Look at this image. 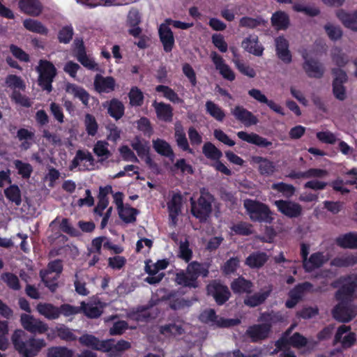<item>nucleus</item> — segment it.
<instances>
[{"instance_id":"nucleus-34","label":"nucleus","mask_w":357,"mask_h":357,"mask_svg":"<svg viewBox=\"0 0 357 357\" xmlns=\"http://www.w3.org/2000/svg\"><path fill=\"white\" fill-rule=\"evenodd\" d=\"M84 160L89 162L90 166H94V158L90 152L82 150L77 151L75 156L69 166L70 170L72 171L77 168L79 165V162Z\"/></svg>"},{"instance_id":"nucleus-43","label":"nucleus","mask_w":357,"mask_h":357,"mask_svg":"<svg viewBox=\"0 0 357 357\" xmlns=\"http://www.w3.org/2000/svg\"><path fill=\"white\" fill-rule=\"evenodd\" d=\"M174 137L176 144L179 148L183 151H188L190 153H192V150L189 147L188 139L186 138L183 126L179 123L175 125Z\"/></svg>"},{"instance_id":"nucleus-60","label":"nucleus","mask_w":357,"mask_h":357,"mask_svg":"<svg viewBox=\"0 0 357 357\" xmlns=\"http://www.w3.org/2000/svg\"><path fill=\"white\" fill-rule=\"evenodd\" d=\"M108 143L104 141H98L93 147L94 153L98 157H105L102 158L100 161H103L104 160L108 158L111 155V153L108 150Z\"/></svg>"},{"instance_id":"nucleus-36","label":"nucleus","mask_w":357,"mask_h":357,"mask_svg":"<svg viewBox=\"0 0 357 357\" xmlns=\"http://www.w3.org/2000/svg\"><path fill=\"white\" fill-rule=\"evenodd\" d=\"M271 20L272 26L277 30H284L289 24L288 15L282 11H278L273 13Z\"/></svg>"},{"instance_id":"nucleus-41","label":"nucleus","mask_w":357,"mask_h":357,"mask_svg":"<svg viewBox=\"0 0 357 357\" xmlns=\"http://www.w3.org/2000/svg\"><path fill=\"white\" fill-rule=\"evenodd\" d=\"M357 264L356 255H347L337 257L331 261V265L336 267H349Z\"/></svg>"},{"instance_id":"nucleus-48","label":"nucleus","mask_w":357,"mask_h":357,"mask_svg":"<svg viewBox=\"0 0 357 357\" xmlns=\"http://www.w3.org/2000/svg\"><path fill=\"white\" fill-rule=\"evenodd\" d=\"M204 155L208 159L218 160L222 156V153L211 142H206L202 147Z\"/></svg>"},{"instance_id":"nucleus-4","label":"nucleus","mask_w":357,"mask_h":357,"mask_svg":"<svg viewBox=\"0 0 357 357\" xmlns=\"http://www.w3.org/2000/svg\"><path fill=\"white\" fill-rule=\"evenodd\" d=\"M243 206L253 222L271 224L273 220V213L269 206L261 202L246 199L243 201Z\"/></svg>"},{"instance_id":"nucleus-3","label":"nucleus","mask_w":357,"mask_h":357,"mask_svg":"<svg viewBox=\"0 0 357 357\" xmlns=\"http://www.w3.org/2000/svg\"><path fill=\"white\" fill-rule=\"evenodd\" d=\"M213 201L214 197L205 188L201 189L200 197L197 202L192 197L190 199L192 215L199 219L200 222H206L212 212Z\"/></svg>"},{"instance_id":"nucleus-55","label":"nucleus","mask_w":357,"mask_h":357,"mask_svg":"<svg viewBox=\"0 0 357 357\" xmlns=\"http://www.w3.org/2000/svg\"><path fill=\"white\" fill-rule=\"evenodd\" d=\"M55 331L56 335L63 340L70 342L77 340V336L73 333V330L65 325L56 326Z\"/></svg>"},{"instance_id":"nucleus-6","label":"nucleus","mask_w":357,"mask_h":357,"mask_svg":"<svg viewBox=\"0 0 357 357\" xmlns=\"http://www.w3.org/2000/svg\"><path fill=\"white\" fill-rule=\"evenodd\" d=\"M36 70L39 74L38 85L44 91L48 93L52 90V83L56 75V69L52 63L47 60H40L39 65L36 67Z\"/></svg>"},{"instance_id":"nucleus-35","label":"nucleus","mask_w":357,"mask_h":357,"mask_svg":"<svg viewBox=\"0 0 357 357\" xmlns=\"http://www.w3.org/2000/svg\"><path fill=\"white\" fill-rule=\"evenodd\" d=\"M324 262V256L320 252H316L312 254L307 260L305 261L303 267L306 272H311L321 267Z\"/></svg>"},{"instance_id":"nucleus-46","label":"nucleus","mask_w":357,"mask_h":357,"mask_svg":"<svg viewBox=\"0 0 357 357\" xmlns=\"http://www.w3.org/2000/svg\"><path fill=\"white\" fill-rule=\"evenodd\" d=\"M206 111L218 121H222L225 117V113L217 104L211 100L206 102Z\"/></svg>"},{"instance_id":"nucleus-26","label":"nucleus","mask_w":357,"mask_h":357,"mask_svg":"<svg viewBox=\"0 0 357 357\" xmlns=\"http://www.w3.org/2000/svg\"><path fill=\"white\" fill-rule=\"evenodd\" d=\"M152 105L159 119L165 122H171L172 121L173 109L170 105L162 102H158L155 100Z\"/></svg>"},{"instance_id":"nucleus-52","label":"nucleus","mask_w":357,"mask_h":357,"mask_svg":"<svg viewBox=\"0 0 357 357\" xmlns=\"http://www.w3.org/2000/svg\"><path fill=\"white\" fill-rule=\"evenodd\" d=\"M240 266V259L238 257H231L221 266V271L225 275L234 273Z\"/></svg>"},{"instance_id":"nucleus-9","label":"nucleus","mask_w":357,"mask_h":357,"mask_svg":"<svg viewBox=\"0 0 357 357\" xmlns=\"http://www.w3.org/2000/svg\"><path fill=\"white\" fill-rule=\"evenodd\" d=\"M272 333L270 325L268 324H255L250 326L245 335L246 337L250 338L252 342H260L265 340H267Z\"/></svg>"},{"instance_id":"nucleus-40","label":"nucleus","mask_w":357,"mask_h":357,"mask_svg":"<svg viewBox=\"0 0 357 357\" xmlns=\"http://www.w3.org/2000/svg\"><path fill=\"white\" fill-rule=\"evenodd\" d=\"M284 318L282 314L279 312L271 311L269 312H263L260 314L258 318L259 321H261L263 324H268L270 325L271 330L272 331V326L279 322L283 321Z\"/></svg>"},{"instance_id":"nucleus-21","label":"nucleus","mask_w":357,"mask_h":357,"mask_svg":"<svg viewBox=\"0 0 357 357\" xmlns=\"http://www.w3.org/2000/svg\"><path fill=\"white\" fill-rule=\"evenodd\" d=\"M158 33L164 51L167 53L172 52L174 47L175 41L171 29L166 24H161L158 29Z\"/></svg>"},{"instance_id":"nucleus-18","label":"nucleus","mask_w":357,"mask_h":357,"mask_svg":"<svg viewBox=\"0 0 357 357\" xmlns=\"http://www.w3.org/2000/svg\"><path fill=\"white\" fill-rule=\"evenodd\" d=\"M231 114L246 126L256 125L258 123L257 118L250 111L242 106H236L231 111Z\"/></svg>"},{"instance_id":"nucleus-44","label":"nucleus","mask_w":357,"mask_h":357,"mask_svg":"<svg viewBox=\"0 0 357 357\" xmlns=\"http://www.w3.org/2000/svg\"><path fill=\"white\" fill-rule=\"evenodd\" d=\"M6 198L11 202L15 203L17 206L22 204L21 190L18 185L13 184L4 190Z\"/></svg>"},{"instance_id":"nucleus-61","label":"nucleus","mask_w":357,"mask_h":357,"mask_svg":"<svg viewBox=\"0 0 357 357\" xmlns=\"http://www.w3.org/2000/svg\"><path fill=\"white\" fill-rule=\"evenodd\" d=\"M236 234L249 236L252 234V225L245 222H240L231 227Z\"/></svg>"},{"instance_id":"nucleus-31","label":"nucleus","mask_w":357,"mask_h":357,"mask_svg":"<svg viewBox=\"0 0 357 357\" xmlns=\"http://www.w3.org/2000/svg\"><path fill=\"white\" fill-rule=\"evenodd\" d=\"M252 287V282L245 280L243 277H238L231 284L232 291L237 294L251 293Z\"/></svg>"},{"instance_id":"nucleus-59","label":"nucleus","mask_w":357,"mask_h":357,"mask_svg":"<svg viewBox=\"0 0 357 357\" xmlns=\"http://www.w3.org/2000/svg\"><path fill=\"white\" fill-rule=\"evenodd\" d=\"M128 97L130 99V104L132 106H141L144 102V95L142 91L137 86L131 88Z\"/></svg>"},{"instance_id":"nucleus-12","label":"nucleus","mask_w":357,"mask_h":357,"mask_svg":"<svg viewBox=\"0 0 357 357\" xmlns=\"http://www.w3.org/2000/svg\"><path fill=\"white\" fill-rule=\"evenodd\" d=\"M79 343L85 347L102 351H109L112 343L109 341H100L93 335L84 334L79 337Z\"/></svg>"},{"instance_id":"nucleus-8","label":"nucleus","mask_w":357,"mask_h":357,"mask_svg":"<svg viewBox=\"0 0 357 357\" xmlns=\"http://www.w3.org/2000/svg\"><path fill=\"white\" fill-rule=\"evenodd\" d=\"M206 290L208 295L213 296L219 305L225 303L231 296L229 288L217 280L210 282L206 287Z\"/></svg>"},{"instance_id":"nucleus-23","label":"nucleus","mask_w":357,"mask_h":357,"mask_svg":"<svg viewBox=\"0 0 357 357\" xmlns=\"http://www.w3.org/2000/svg\"><path fill=\"white\" fill-rule=\"evenodd\" d=\"M357 289V277L349 280L344 284L336 293V298L339 301H349Z\"/></svg>"},{"instance_id":"nucleus-47","label":"nucleus","mask_w":357,"mask_h":357,"mask_svg":"<svg viewBox=\"0 0 357 357\" xmlns=\"http://www.w3.org/2000/svg\"><path fill=\"white\" fill-rule=\"evenodd\" d=\"M24 26L29 31L40 33L42 35H47L48 29L39 21L26 19L23 22Z\"/></svg>"},{"instance_id":"nucleus-64","label":"nucleus","mask_w":357,"mask_h":357,"mask_svg":"<svg viewBox=\"0 0 357 357\" xmlns=\"http://www.w3.org/2000/svg\"><path fill=\"white\" fill-rule=\"evenodd\" d=\"M72 351L66 347H56L48 349L47 357H72Z\"/></svg>"},{"instance_id":"nucleus-32","label":"nucleus","mask_w":357,"mask_h":357,"mask_svg":"<svg viewBox=\"0 0 357 357\" xmlns=\"http://www.w3.org/2000/svg\"><path fill=\"white\" fill-rule=\"evenodd\" d=\"M337 16L346 27L357 31V10L349 13L341 10L337 13Z\"/></svg>"},{"instance_id":"nucleus-22","label":"nucleus","mask_w":357,"mask_h":357,"mask_svg":"<svg viewBox=\"0 0 357 357\" xmlns=\"http://www.w3.org/2000/svg\"><path fill=\"white\" fill-rule=\"evenodd\" d=\"M181 206L182 196L180 194H174L171 200L167 203L169 217L172 226H176L177 223V217L181 213Z\"/></svg>"},{"instance_id":"nucleus-19","label":"nucleus","mask_w":357,"mask_h":357,"mask_svg":"<svg viewBox=\"0 0 357 357\" xmlns=\"http://www.w3.org/2000/svg\"><path fill=\"white\" fill-rule=\"evenodd\" d=\"M93 85L95 90L99 93H108L114 90L116 81L111 76L103 77L98 74L95 76Z\"/></svg>"},{"instance_id":"nucleus-1","label":"nucleus","mask_w":357,"mask_h":357,"mask_svg":"<svg viewBox=\"0 0 357 357\" xmlns=\"http://www.w3.org/2000/svg\"><path fill=\"white\" fill-rule=\"evenodd\" d=\"M11 340L22 357H34L46 345L43 339L29 337L24 331L20 329L15 331Z\"/></svg>"},{"instance_id":"nucleus-49","label":"nucleus","mask_w":357,"mask_h":357,"mask_svg":"<svg viewBox=\"0 0 357 357\" xmlns=\"http://www.w3.org/2000/svg\"><path fill=\"white\" fill-rule=\"evenodd\" d=\"M132 148L137 151L140 158L149 153L150 146L147 141H142L139 137H136L131 144Z\"/></svg>"},{"instance_id":"nucleus-42","label":"nucleus","mask_w":357,"mask_h":357,"mask_svg":"<svg viewBox=\"0 0 357 357\" xmlns=\"http://www.w3.org/2000/svg\"><path fill=\"white\" fill-rule=\"evenodd\" d=\"M160 333L167 337H176L182 335L184 333V329L180 324L171 323L161 326Z\"/></svg>"},{"instance_id":"nucleus-30","label":"nucleus","mask_w":357,"mask_h":357,"mask_svg":"<svg viewBox=\"0 0 357 357\" xmlns=\"http://www.w3.org/2000/svg\"><path fill=\"white\" fill-rule=\"evenodd\" d=\"M153 147L160 155L169 158L173 160L174 153L170 144L164 139H156L153 140Z\"/></svg>"},{"instance_id":"nucleus-11","label":"nucleus","mask_w":357,"mask_h":357,"mask_svg":"<svg viewBox=\"0 0 357 357\" xmlns=\"http://www.w3.org/2000/svg\"><path fill=\"white\" fill-rule=\"evenodd\" d=\"M274 204L278 211L288 218H298L302 214L303 208L298 203L287 200H276Z\"/></svg>"},{"instance_id":"nucleus-39","label":"nucleus","mask_w":357,"mask_h":357,"mask_svg":"<svg viewBox=\"0 0 357 357\" xmlns=\"http://www.w3.org/2000/svg\"><path fill=\"white\" fill-rule=\"evenodd\" d=\"M81 312L89 319H96L102 314V310L100 307L93 305V303H86L82 301L80 303V313Z\"/></svg>"},{"instance_id":"nucleus-57","label":"nucleus","mask_w":357,"mask_h":357,"mask_svg":"<svg viewBox=\"0 0 357 357\" xmlns=\"http://www.w3.org/2000/svg\"><path fill=\"white\" fill-rule=\"evenodd\" d=\"M86 131L89 135L95 136L98 132V124L96 118L90 114H86L84 121Z\"/></svg>"},{"instance_id":"nucleus-62","label":"nucleus","mask_w":357,"mask_h":357,"mask_svg":"<svg viewBox=\"0 0 357 357\" xmlns=\"http://www.w3.org/2000/svg\"><path fill=\"white\" fill-rule=\"evenodd\" d=\"M232 61L234 62L236 68L244 75H246L250 78H253L256 76L255 70L241 61L240 59H232Z\"/></svg>"},{"instance_id":"nucleus-56","label":"nucleus","mask_w":357,"mask_h":357,"mask_svg":"<svg viewBox=\"0 0 357 357\" xmlns=\"http://www.w3.org/2000/svg\"><path fill=\"white\" fill-rule=\"evenodd\" d=\"M40 276L45 285L52 291H56L58 288L57 280L59 277L40 271Z\"/></svg>"},{"instance_id":"nucleus-33","label":"nucleus","mask_w":357,"mask_h":357,"mask_svg":"<svg viewBox=\"0 0 357 357\" xmlns=\"http://www.w3.org/2000/svg\"><path fill=\"white\" fill-rule=\"evenodd\" d=\"M66 91L67 93L73 94L75 98H79L85 106H88L89 94L84 89L75 84L68 83L66 85Z\"/></svg>"},{"instance_id":"nucleus-51","label":"nucleus","mask_w":357,"mask_h":357,"mask_svg":"<svg viewBox=\"0 0 357 357\" xmlns=\"http://www.w3.org/2000/svg\"><path fill=\"white\" fill-rule=\"evenodd\" d=\"M120 218L126 223L134 222L136 220L135 215L138 211L130 206H123L118 209Z\"/></svg>"},{"instance_id":"nucleus-45","label":"nucleus","mask_w":357,"mask_h":357,"mask_svg":"<svg viewBox=\"0 0 357 357\" xmlns=\"http://www.w3.org/2000/svg\"><path fill=\"white\" fill-rule=\"evenodd\" d=\"M267 22L261 17L258 16L255 18L250 17H243L239 20V26L248 29H255L259 26H265Z\"/></svg>"},{"instance_id":"nucleus-2","label":"nucleus","mask_w":357,"mask_h":357,"mask_svg":"<svg viewBox=\"0 0 357 357\" xmlns=\"http://www.w3.org/2000/svg\"><path fill=\"white\" fill-rule=\"evenodd\" d=\"M209 273L208 266L194 261L188 264L186 270H181L176 273L175 282L178 285L196 289L199 286V276L208 277Z\"/></svg>"},{"instance_id":"nucleus-53","label":"nucleus","mask_w":357,"mask_h":357,"mask_svg":"<svg viewBox=\"0 0 357 357\" xmlns=\"http://www.w3.org/2000/svg\"><path fill=\"white\" fill-rule=\"evenodd\" d=\"M312 287V284L308 282L298 284L289 291V297H292L294 299H297L300 301L304 292L310 290Z\"/></svg>"},{"instance_id":"nucleus-20","label":"nucleus","mask_w":357,"mask_h":357,"mask_svg":"<svg viewBox=\"0 0 357 357\" xmlns=\"http://www.w3.org/2000/svg\"><path fill=\"white\" fill-rule=\"evenodd\" d=\"M211 56L215 66V68L225 79L231 82L235 79L234 73L231 68L225 63L221 56L215 52H213Z\"/></svg>"},{"instance_id":"nucleus-63","label":"nucleus","mask_w":357,"mask_h":357,"mask_svg":"<svg viewBox=\"0 0 357 357\" xmlns=\"http://www.w3.org/2000/svg\"><path fill=\"white\" fill-rule=\"evenodd\" d=\"M1 280L6 283V284L13 290H19L20 284L18 278L11 273H3L1 276Z\"/></svg>"},{"instance_id":"nucleus-13","label":"nucleus","mask_w":357,"mask_h":357,"mask_svg":"<svg viewBox=\"0 0 357 357\" xmlns=\"http://www.w3.org/2000/svg\"><path fill=\"white\" fill-rule=\"evenodd\" d=\"M305 59L303 63V68L306 75L310 78L320 79L323 77L325 68L319 61L306 56H303Z\"/></svg>"},{"instance_id":"nucleus-14","label":"nucleus","mask_w":357,"mask_h":357,"mask_svg":"<svg viewBox=\"0 0 357 357\" xmlns=\"http://www.w3.org/2000/svg\"><path fill=\"white\" fill-rule=\"evenodd\" d=\"M236 135L241 140L249 144H254L259 148H273V142L271 141H269L268 139L263 137L255 132L248 133L245 131H239Z\"/></svg>"},{"instance_id":"nucleus-38","label":"nucleus","mask_w":357,"mask_h":357,"mask_svg":"<svg viewBox=\"0 0 357 357\" xmlns=\"http://www.w3.org/2000/svg\"><path fill=\"white\" fill-rule=\"evenodd\" d=\"M336 243L343 248L356 249L357 248V234L352 232L346 234L338 237Z\"/></svg>"},{"instance_id":"nucleus-15","label":"nucleus","mask_w":357,"mask_h":357,"mask_svg":"<svg viewBox=\"0 0 357 357\" xmlns=\"http://www.w3.org/2000/svg\"><path fill=\"white\" fill-rule=\"evenodd\" d=\"M275 51L278 57L284 63H290L292 61V55L289 49L288 40L282 36L275 39Z\"/></svg>"},{"instance_id":"nucleus-27","label":"nucleus","mask_w":357,"mask_h":357,"mask_svg":"<svg viewBox=\"0 0 357 357\" xmlns=\"http://www.w3.org/2000/svg\"><path fill=\"white\" fill-rule=\"evenodd\" d=\"M251 160L253 163L259 165V172L261 175L270 176L275 171L274 163L267 158L252 156Z\"/></svg>"},{"instance_id":"nucleus-16","label":"nucleus","mask_w":357,"mask_h":357,"mask_svg":"<svg viewBox=\"0 0 357 357\" xmlns=\"http://www.w3.org/2000/svg\"><path fill=\"white\" fill-rule=\"evenodd\" d=\"M241 47L245 51L256 56H262L264 50L258 36L255 35H250L245 38L241 43Z\"/></svg>"},{"instance_id":"nucleus-37","label":"nucleus","mask_w":357,"mask_h":357,"mask_svg":"<svg viewBox=\"0 0 357 357\" xmlns=\"http://www.w3.org/2000/svg\"><path fill=\"white\" fill-rule=\"evenodd\" d=\"M271 289L262 292L256 293L252 296H248L244 300V304L247 306L254 307L262 304L269 296Z\"/></svg>"},{"instance_id":"nucleus-17","label":"nucleus","mask_w":357,"mask_h":357,"mask_svg":"<svg viewBox=\"0 0 357 357\" xmlns=\"http://www.w3.org/2000/svg\"><path fill=\"white\" fill-rule=\"evenodd\" d=\"M351 327L349 326L342 325L338 328L335 335L334 344L341 342L342 347L344 349L351 347L356 341V334L354 333H349L345 335L342 340V335L350 331Z\"/></svg>"},{"instance_id":"nucleus-58","label":"nucleus","mask_w":357,"mask_h":357,"mask_svg":"<svg viewBox=\"0 0 357 357\" xmlns=\"http://www.w3.org/2000/svg\"><path fill=\"white\" fill-rule=\"evenodd\" d=\"M15 167L17 169L18 174L24 178H29L33 172V167L29 163L24 162L20 160L13 162Z\"/></svg>"},{"instance_id":"nucleus-28","label":"nucleus","mask_w":357,"mask_h":357,"mask_svg":"<svg viewBox=\"0 0 357 357\" xmlns=\"http://www.w3.org/2000/svg\"><path fill=\"white\" fill-rule=\"evenodd\" d=\"M268 260V256L264 252H254L245 259V264L251 268H259L264 265Z\"/></svg>"},{"instance_id":"nucleus-24","label":"nucleus","mask_w":357,"mask_h":357,"mask_svg":"<svg viewBox=\"0 0 357 357\" xmlns=\"http://www.w3.org/2000/svg\"><path fill=\"white\" fill-rule=\"evenodd\" d=\"M103 106L107 108V113L116 121L124 115L125 107L123 102L116 98L106 102Z\"/></svg>"},{"instance_id":"nucleus-29","label":"nucleus","mask_w":357,"mask_h":357,"mask_svg":"<svg viewBox=\"0 0 357 357\" xmlns=\"http://www.w3.org/2000/svg\"><path fill=\"white\" fill-rule=\"evenodd\" d=\"M38 312L49 320L57 319L59 317V307L51 303H40L37 305Z\"/></svg>"},{"instance_id":"nucleus-7","label":"nucleus","mask_w":357,"mask_h":357,"mask_svg":"<svg viewBox=\"0 0 357 357\" xmlns=\"http://www.w3.org/2000/svg\"><path fill=\"white\" fill-rule=\"evenodd\" d=\"M333 317L342 323H348L357 315V306L349 301H340L333 308Z\"/></svg>"},{"instance_id":"nucleus-10","label":"nucleus","mask_w":357,"mask_h":357,"mask_svg":"<svg viewBox=\"0 0 357 357\" xmlns=\"http://www.w3.org/2000/svg\"><path fill=\"white\" fill-rule=\"evenodd\" d=\"M20 321L23 328L31 333L43 334L48 330L47 324L30 314H22Z\"/></svg>"},{"instance_id":"nucleus-5","label":"nucleus","mask_w":357,"mask_h":357,"mask_svg":"<svg viewBox=\"0 0 357 357\" xmlns=\"http://www.w3.org/2000/svg\"><path fill=\"white\" fill-rule=\"evenodd\" d=\"M199 319L201 322L216 328H231L241 324L239 319H226L218 315L215 310L208 308L202 311Z\"/></svg>"},{"instance_id":"nucleus-54","label":"nucleus","mask_w":357,"mask_h":357,"mask_svg":"<svg viewBox=\"0 0 357 357\" xmlns=\"http://www.w3.org/2000/svg\"><path fill=\"white\" fill-rule=\"evenodd\" d=\"M74 30L71 25L63 26L58 32L57 38L60 43L68 44L72 40Z\"/></svg>"},{"instance_id":"nucleus-50","label":"nucleus","mask_w":357,"mask_h":357,"mask_svg":"<svg viewBox=\"0 0 357 357\" xmlns=\"http://www.w3.org/2000/svg\"><path fill=\"white\" fill-rule=\"evenodd\" d=\"M155 91L162 93L165 98L174 103H181L183 102V100L178 97V94L167 86L158 85L155 87Z\"/></svg>"},{"instance_id":"nucleus-25","label":"nucleus","mask_w":357,"mask_h":357,"mask_svg":"<svg viewBox=\"0 0 357 357\" xmlns=\"http://www.w3.org/2000/svg\"><path fill=\"white\" fill-rule=\"evenodd\" d=\"M19 8L22 12L32 16H38L42 12L39 0H20Z\"/></svg>"}]
</instances>
